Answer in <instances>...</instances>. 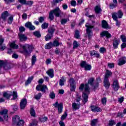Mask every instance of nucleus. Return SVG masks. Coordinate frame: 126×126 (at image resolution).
Here are the masks:
<instances>
[{
  "instance_id": "nucleus-10",
  "label": "nucleus",
  "mask_w": 126,
  "mask_h": 126,
  "mask_svg": "<svg viewBox=\"0 0 126 126\" xmlns=\"http://www.w3.org/2000/svg\"><path fill=\"white\" fill-rule=\"evenodd\" d=\"M7 112L8 111L7 109H3L0 111V115L3 117L5 121H7L8 119V116L7 115Z\"/></svg>"
},
{
  "instance_id": "nucleus-2",
  "label": "nucleus",
  "mask_w": 126,
  "mask_h": 126,
  "mask_svg": "<svg viewBox=\"0 0 126 126\" xmlns=\"http://www.w3.org/2000/svg\"><path fill=\"white\" fill-rule=\"evenodd\" d=\"M20 48L23 49V50L20 49L19 52L22 54L25 55L26 57H29L31 55V53L34 50V46L33 45H30L29 44L20 45Z\"/></svg>"
},
{
  "instance_id": "nucleus-43",
  "label": "nucleus",
  "mask_w": 126,
  "mask_h": 126,
  "mask_svg": "<svg viewBox=\"0 0 126 126\" xmlns=\"http://www.w3.org/2000/svg\"><path fill=\"white\" fill-rule=\"evenodd\" d=\"M49 19H50V20H54V13L52 11H51L49 13Z\"/></svg>"
},
{
  "instance_id": "nucleus-62",
  "label": "nucleus",
  "mask_w": 126,
  "mask_h": 126,
  "mask_svg": "<svg viewBox=\"0 0 126 126\" xmlns=\"http://www.w3.org/2000/svg\"><path fill=\"white\" fill-rule=\"evenodd\" d=\"M71 5L72 6H75V5H76V1L75 0L71 1Z\"/></svg>"
},
{
  "instance_id": "nucleus-28",
  "label": "nucleus",
  "mask_w": 126,
  "mask_h": 126,
  "mask_svg": "<svg viewBox=\"0 0 126 126\" xmlns=\"http://www.w3.org/2000/svg\"><path fill=\"white\" fill-rule=\"evenodd\" d=\"M90 54H91V56H94L96 58H100V54L97 53V51L95 50L91 51Z\"/></svg>"
},
{
  "instance_id": "nucleus-47",
  "label": "nucleus",
  "mask_w": 126,
  "mask_h": 126,
  "mask_svg": "<svg viewBox=\"0 0 126 126\" xmlns=\"http://www.w3.org/2000/svg\"><path fill=\"white\" fill-rule=\"evenodd\" d=\"M106 48H105L104 47H101L99 49V52L101 54H104V53H106Z\"/></svg>"
},
{
  "instance_id": "nucleus-27",
  "label": "nucleus",
  "mask_w": 126,
  "mask_h": 126,
  "mask_svg": "<svg viewBox=\"0 0 126 126\" xmlns=\"http://www.w3.org/2000/svg\"><path fill=\"white\" fill-rule=\"evenodd\" d=\"M72 107L73 109L75 110H78V109H79V107H80V104H79V103H76L75 102H74L72 103Z\"/></svg>"
},
{
  "instance_id": "nucleus-38",
  "label": "nucleus",
  "mask_w": 126,
  "mask_h": 126,
  "mask_svg": "<svg viewBox=\"0 0 126 126\" xmlns=\"http://www.w3.org/2000/svg\"><path fill=\"white\" fill-rule=\"evenodd\" d=\"M98 123V120L94 119L92 121L91 126H95Z\"/></svg>"
},
{
  "instance_id": "nucleus-37",
  "label": "nucleus",
  "mask_w": 126,
  "mask_h": 126,
  "mask_svg": "<svg viewBox=\"0 0 126 126\" xmlns=\"http://www.w3.org/2000/svg\"><path fill=\"white\" fill-rule=\"evenodd\" d=\"M33 80V77H31L29 78L28 80L25 83V85L27 86L28 84H30L31 83V81Z\"/></svg>"
},
{
  "instance_id": "nucleus-33",
  "label": "nucleus",
  "mask_w": 126,
  "mask_h": 126,
  "mask_svg": "<svg viewBox=\"0 0 126 126\" xmlns=\"http://www.w3.org/2000/svg\"><path fill=\"white\" fill-rule=\"evenodd\" d=\"M37 61V58H36V56L35 55H33L32 58V64L33 65V64H35V63H36Z\"/></svg>"
},
{
  "instance_id": "nucleus-20",
  "label": "nucleus",
  "mask_w": 126,
  "mask_h": 126,
  "mask_svg": "<svg viewBox=\"0 0 126 126\" xmlns=\"http://www.w3.org/2000/svg\"><path fill=\"white\" fill-rule=\"evenodd\" d=\"M116 13H112V18L114 19V20H115V21H116V25L117 26H120V25L121 24V22H120L119 21H118V17H117V16H116Z\"/></svg>"
},
{
  "instance_id": "nucleus-34",
  "label": "nucleus",
  "mask_w": 126,
  "mask_h": 126,
  "mask_svg": "<svg viewBox=\"0 0 126 126\" xmlns=\"http://www.w3.org/2000/svg\"><path fill=\"white\" fill-rule=\"evenodd\" d=\"M53 47H58L60 46V42L57 40L54 41L53 43H52Z\"/></svg>"
},
{
  "instance_id": "nucleus-49",
  "label": "nucleus",
  "mask_w": 126,
  "mask_h": 126,
  "mask_svg": "<svg viewBox=\"0 0 126 126\" xmlns=\"http://www.w3.org/2000/svg\"><path fill=\"white\" fill-rule=\"evenodd\" d=\"M115 125H116V122H115V121H114V120L109 121V126H115Z\"/></svg>"
},
{
  "instance_id": "nucleus-26",
  "label": "nucleus",
  "mask_w": 126,
  "mask_h": 126,
  "mask_svg": "<svg viewBox=\"0 0 126 126\" xmlns=\"http://www.w3.org/2000/svg\"><path fill=\"white\" fill-rule=\"evenodd\" d=\"M65 81H66V78H65V77H62L59 81V84L60 86H63V85H64V82H65Z\"/></svg>"
},
{
  "instance_id": "nucleus-44",
  "label": "nucleus",
  "mask_w": 126,
  "mask_h": 126,
  "mask_svg": "<svg viewBox=\"0 0 126 126\" xmlns=\"http://www.w3.org/2000/svg\"><path fill=\"white\" fill-rule=\"evenodd\" d=\"M30 114L32 117H35L36 113L35 112V110L33 108H31L30 111Z\"/></svg>"
},
{
  "instance_id": "nucleus-30",
  "label": "nucleus",
  "mask_w": 126,
  "mask_h": 126,
  "mask_svg": "<svg viewBox=\"0 0 126 126\" xmlns=\"http://www.w3.org/2000/svg\"><path fill=\"white\" fill-rule=\"evenodd\" d=\"M53 37V34L51 33H48L46 36H45V41H50Z\"/></svg>"
},
{
  "instance_id": "nucleus-21",
  "label": "nucleus",
  "mask_w": 126,
  "mask_h": 126,
  "mask_svg": "<svg viewBox=\"0 0 126 126\" xmlns=\"http://www.w3.org/2000/svg\"><path fill=\"white\" fill-rule=\"evenodd\" d=\"M18 36L19 37V39L20 41H26L27 40V37L25 36L24 34L19 33Z\"/></svg>"
},
{
  "instance_id": "nucleus-59",
  "label": "nucleus",
  "mask_w": 126,
  "mask_h": 126,
  "mask_svg": "<svg viewBox=\"0 0 126 126\" xmlns=\"http://www.w3.org/2000/svg\"><path fill=\"white\" fill-rule=\"evenodd\" d=\"M19 30L20 32H23L25 31V28H24L23 26L20 27L19 28Z\"/></svg>"
},
{
  "instance_id": "nucleus-23",
  "label": "nucleus",
  "mask_w": 126,
  "mask_h": 126,
  "mask_svg": "<svg viewBox=\"0 0 126 126\" xmlns=\"http://www.w3.org/2000/svg\"><path fill=\"white\" fill-rule=\"evenodd\" d=\"M46 73L51 78H53V77L55 76V75L54 74V70L53 69H50L47 71Z\"/></svg>"
},
{
  "instance_id": "nucleus-32",
  "label": "nucleus",
  "mask_w": 126,
  "mask_h": 126,
  "mask_svg": "<svg viewBox=\"0 0 126 126\" xmlns=\"http://www.w3.org/2000/svg\"><path fill=\"white\" fill-rule=\"evenodd\" d=\"M53 42H49L45 45V49H51L53 48Z\"/></svg>"
},
{
  "instance_id": "nucleus-36",
  "label": "nucleus",
  "mask_w": 126,
  "mask_h": 126,
  "mask_svg": "<svg viewBox=\"0 0 126 126\" xmlns=\"http://www.w3.org/2000/svg\"><path fill=\"white\" fill-rule=\"evenodd\" d=\"M74 37L76 39H79L80 38V35H79V31L76 30L75 32Z\"/></svg>"
},
{
  "instance_id": "nucleus-5",
  "label": "nucleus",
  "mask_w": 126,
  "mask_h": 126,
  "mask_svg": "<svg viewBox=\"0 0 126 126\" xmlns=\"http://www.w3.org/2000/svg\"><path fill=\"white\" fill-rule=\"evenodd\" d=\"M36 88L37 91H41L43 93H46L49 90L48 87L46 85H38L36 86Z\"/></svg>"
},
{
  "instance_id": "nucleus-12",
  "label": "nucleus",
  "mask_w": 126,
  "mask_h": 126,
  "mask_svg": "<svg viewBox=\"0 0 126 126\" xmlns=\"http://www.w3.org/2000/svg\"><path fill=\"white\" fill-rule=\"evenodd\" d=\"M91 110L92 111V112H94V113H97L98 112H101L102 109L100 108L99 107H98L96 106H91Z\"/></svg>"
},
{
  "instance_id": "nucleus-4",
  "label": "nucleus",
  "mask_w": 126,
  "mask_h": 126,
  "mask_svg": "<svg viewBox=\"0 0 126 126\" xmlns=\"http://www.w3.org/2000/svg\"><path fill=\"white\" fill-rule=\"evenodd\" d=\"M13 123H17V126H23L24 125V121L20 120L19 116L16 115L12 118Z\"/></svg>"
},
{
  "instance_id": "nucleus-52",
  "label": "nucleus",
  "mask_w": 126,
  "mask_h": 126,
  "mask_svg": "<svg viewBox=\"0 0 126 126\" xmlns=\"http://www.w3.org/2000/svg\"><path fill=\"white\" fill-rule=\"evenodd\" d=\"M55 32V29L53 28H50L48 30V33L49 34H52L53 35V33Z\"/></svg>"
},
{
  "instance_id": "nucleus-25",
  "label": "nucleus",
  "mask_w": 126,
  "mask_h": 126,
  "mask_svg": "<svg viewBox=\"0 0 126 126\" xmlns=\"http://www.w3.org/2000/svg\"><path fill=\"white\" fill-rule=\"evenodd\" d=\"M8 15H9L8 12L7 11H4L2 13L1 17L2 20H6V18H7Z\"/></svg>"
},
{
  "instance_id": "nucleus-48",
  "label": "nucleus",
  "mask_w": 126,
  "mask_h": 126,
  "mask_svg": "<svg viewBox=\"0 0 126 126\" xmlns=\"http://www.w3.org/2000/svg\"><path fill=\"white\" fill-rule=\"evenodd\" d=\"M33 35L35 36V37H37L38 38L41 37V33L39 32H33Z\"/></svg>"
},
{
  "instance_id": "nucleus-29",
  "label": "nucleus",
  "mask_w": 126,
  "mask_h": 126,
  "mask_svg": "<svg viewBox=\"0 0 126 126\" xmlns=\"http://www.w3.org/2000/svg\"><path fill=\"white\" fill-rule=\"evenodd\" d=\"M94 10L96 13H100L102 11V9H101L100 6L98 5L95 6Z\"/></svg>"
},
{
  "instance_id": "nucleus-15",
  "label": "nucleus",
  "mask_w": 126,
  "mask_h": 126,
  "mask_svg": "<svg viewBox=\"0 0 126 126\" xmlns=\"http://www.w3.org/2000/svg\"><path fill=\"white\" fill-rule=\"evenodd\" d=\"M19 1L21 4H28V5H32L33 4V1L26 2V0H19Z\"/></svg>"
},
{
  "instance_id": "nucleus-51",
  "label": "nucleus",
  "mask_w": 126,
  "mask_h": 126,
  "mask_svg": "<svg viewBox=\"0 0 126 126\" xmlns=\"http://www.w3.org/2000/svg\"><path fill=\"white\" fill-rule=\"evenodd\" d=\"M12 21H13V17H9L8 19V24H11V23H12Z\"/></svg>"
},
{
  "instance_id": "nucleus-3",
  "label": "nucleus",
  "mask_w": 126,
  "mask_h": 126,
  "mask_svg": "<svg viewBox=\"0 0 126 126\" xmlns=\"http://www.w3.org/2000/svg\"><path fill=\"white\" fill-rule=\"evenodd\" d=\"M112 74H113V73H112L111 71L108 70H106L104 81V87H105V88L108 89L110 87V82H109V79L108 78H109Z\"/></svg>"
},
{
  "instance_id": "nucleus-58",
  "label": "nucleus",
  "mask_w": 126,
  "mask_h": 126,
  "mask_svg": "<svg viewBox=\"0 0 126 126\" xmlns=\"http://www.w3.org/2000/svg\"><path fill=\"white\" fill-rule=\"evenodd\" d=\"M55 53L57 55H62V52H61V50L60 49L56 48L55 50Z\"/></svg>"
},
{
  "instance_id": "nucleus-1",
  "label": "nucleus",
  "mask_w": 126,
  "mask_h": 126,
  "mask_svg": "<svg viewBox=\"0 0 126 126\" xmlns=\"http://www.w3.org/2000/svg\"><path fill=\"white\" fill-rule=\"evenodd\" d=\"M93 82H94V78H91L88 81V84H81L79 88L80 91H84L82 95V101L84 104L88 101V95L90 93V88H89V84L93 86Z\"/></svg>"
},
{
  "instance_id": "nucleus-24",
  "label": "nucleus",
  "mask_w": 126,
  "mask_h": 126,
  "mask_svg": "<svg viewBox=\"0 0 126 126\" xmlns=\"http://www.w3.org/2000/svg\"><path fill=\"white\" fill-rule=\"evenodd\" d=\"M11 95H12V93L10 92H4L3 94V97L6 98V99H9V97H10Z\"/></svg>"
},
{
  "instance_id": "nucleus-45",
  "label": "nucleus",
  "mask_w": 126,
  "mask_h": 126,
  "mask_svg": "<svg viewBox=\"0 0 126 126\" xmlns=\"http://www.w3.org/2000/svg\"><path fill=\"white\" fill-rule=\"evenodd\" d=\"M48 26L49 24L48 23H44L42 25L41 27L42 29H46V28H48Z\"/></svg>"
},
{
  "instance_id": "nucleus-46",
  "label": "nucleus",
  "mask_w": 126,
  "mask_h": 126,
  "mask_svg": "<svg viewBox=\"0 0 126 126\" xmlns=\"http://www.w3.org/2000/svg\"><path fill=\"white\" fill-rule=\"evenodd\" d=\"M95 82H96V85H95V86H94V88H97V87H98V83H99V82H101V78H100V77H98L96 79Z\"/></svg>"
},
{
  "instance_id": "nucleus-56",
  "label": "nucleus",
  "mask_w": 126,
  "mask_h": 126,
  "mask_svg": "<svg viewBox=\"0 0 126 126\" xmlns=\"http://www.w3.org/2000/svg\"><path fill=\"white\" fill-rule=\"evenodd\" d=\"M67 117V114L66 112H65L63 115H62L61 117V120L63 121Z\"/></svg>"
},
{
  "instance_id": "nucleus-54",
  "label": "nucleus",
  "mask_w": 126,
  "mask_h": 126,
  "mask_svg": "<svg viewBox=\"0 0 126 126\" xmlns=\"http://www.w3.org/2000/svg\"><path fill=\"white\" fill-rule=\"evenodd\" d=\"M121 40L123 43H126V35H122L121 36Z\"/></svg>"
},
{
  "instance_id": "nucleus-13",
  "label": "nucleus",
  "mask_w": 126,
  "mask_h": 126,
  "mask_svg": "<svg viewBox=\"0 0 126 126\" xmlns=\"http://www.w3.org/2000/svg\"><path fill=\"white\" fill-rule=\"evenodd\" d=\"M25 27L30 29V30H35V26L32 25L30 22H27L25 25Z\"/></svg>"
},
{
  "instance_id": "nucleus-19",
  "label": "nucleus",
  "mask_w": 126,
  "mask_h": 126,
  "mask_svg": "<svg viewBox=\"0 0 126 126\" xmlns=\"http://www.w3.org/2000/svg\"><path fill=\"white\" fill-rule=\"evenodd\" d=\"M9 46L11 49H18V45L15 44V41L10 42Z\"/></svg>"
},
{
  "instance_id": "nucleus-64",
  "label": "nucleus",
  "mask_w": 126,
  "mask_h": 126,
  "mask_svg": "<svg viewBox=\"0 0 126 126\" xmlns=\"http://www.w3.org/2000/svg\"><path fill=\"white\" fill-rule=\"evenodd\" d=\"M22 18H23V19H24L25 20L27 19V14H26V13H24L22 15Z\"/></svg>"
},
{
  "instance_id": "nucleus-39",
  "label": "nucleus",
  "mask_w": 126,
  "mask_h": 126,
  "mask_svg": "<svg viewBox=\"0 0 126 126\" xmlns=\"http://www.w3.org/2000/svg\"><path fill=\"white\" fill-rule=\"evenodd\" d=\"M41 97H42V94H41V93H39L34 96V98L36 100H40V99H41Z\"/></svg>"
},
{
  "instance_id": "nucleus-60",
  "label": "nucleus",
  "mask_w": 126,
  "mask_h": 126,
  "mask_svg": "<svg viewBox=\"0 0 126 126\" xmlns=\"http://www.w3.org/2000/svg\"><path fill=\"white\" fill-rule=\"evenodd\" d=\"M13 99H16L17 98V93L16 92H13Z\"/></svg>"
},
{
  "instance_id": "nucleus-17",
  "label": "nucleus",
  "mask_w": 126,
  "mask_h": 126,
  "mask_svg": "<svg viewBox=\"0 0 126 126\" xmlns=\"http://www.w3.org/2000/svg\"><path fill=\"white\" fill-rule=\"evenodd\" d=\"M126 63V58L122 57L120 58L119 60L118 65H123L125 64Z\"/></svg>"
},
{
  "instance_id": "nucleus-50",
  "label": "nucleus",
  "mask_w": 126,
  "mask_h": 126,
  "mask_svg": "<svg viewBox=\"0 0 126 126\" xmlns=\"http://www.w3.org/2000/svg\"><path fill=\"white\" fill-rule=\"evenodd\" d=\"M87 64V63H86V62L85 61H82L80 63L81 67H83L84 68L86 66Z\"/></svg>"
},
{
  "instance_id": "nucleus-61",
  "label": "nucleus",
  "mask_w": 126,
  "mask_h": 126,
  "mask_svg": "<svg viewBox=\"0 0 126 126\" xmlns=\"http://www.w3.org/2000/svg\"><path fill=\"white\" fill-rule=\"evenodd\" d=\"M39 22L42 23L45 20V17H41L38 19Z\"/></svg>"
},
{
  "instance_id": "nucleus-14",
  "label": "nucleus",
  "mask_w": 126,
  "mask_h": 126,
  "mask_svg": "<svg viewBox=\"0 0 126 126\" xmlns=\"http://www.w3.org/2000/svg\"><path fill=\"white\" fill-rule=\"evenodd\" d=\"M113 87L115 91H118L119 88H120V85H119V82L117 80H115L113 82Z\"/></svg>"
},
{
  "instance_id": "nucleus-8",
  "label": "nucleus",
  "mask_w": 126,
  "mask_h": 126,
  "mask_svg": "<svg viewBox=\"0 0 126 126\" xmlns=\"http://www.w3.org/2000/svg\"><path fill=\"white\" fill-rule=\"evenodd\" d=\"M53 106H54L55 108H57L58 110V113L59 114H61V113L63 112V105L62 103H59V102L57 101L53 104Z\"/></svg>"
},
{
  "instance_id": "nucleus-16",
  "label": "nucleus",
  "mask_w": 126,
  "mask_h": 126,
  "mask_svg": "<svg viewBox=\"0 0 126 126\" xmlns=\"http://www.w3.org/2000/svg\"><path fill=\"white\" fill-rule=\"evenodd\" d=\"M100 35L101 37H104V36H106L107 38H111L112 37V35L111 34L108 32V31H103L100 33Z\"/></svg>"
},
{
  "instance_id": "nucleus-41",
  "label": "nucleus",
  "mask_w": 126,
  "mask_h": 126,
  "mask_svg": "<svg viewBox=\"0 0 126 126\" xmlns=\"http://www.w3.org/2000/svg\"><path fill=\"white\" fill-rule=\"evenodd\" d=\"M84 68L85 70H91V68H92V67L91 66V65L87 64Z\"/></svg>"
},
{
  "instance_id": "nucleus-22",
  "label": "nucleus",
  "mask_w": 126,
  "mask_h": 126,
  "mask_svg": "<svg viewBox=\"0 0 126 126\" xmlns=\"http://www.w3.org/2000/svg\"><path fill=\"white\" fill-rule=\"evenodd\" d=\"M101 24L102 28H104V29H110L109 26L108 25V23L105 20H103L101 22Z\"/></svg>"
},
{
  "instance_id": "nucleus-42",
  "label": "nucleus",
  "mask_w": 126,
  "mask_h": 126,
  "mask_svg": "<svg viewBox=\"0 0 126 126\" xmlns=\"http://www.w3.org/2000/svg\"><path fill=\"white\" fill-rule=\"evenodd\" d=\"M69 20V19L68 18L63 19L61 21V24H62V25L65 24V23H66V22H67V21H68Z\"/></svg>"
},
{
  "instance_id": "nucleus-40",
  "label": "nucleus",
  "mask_w": 126,
  "mask_h": 126,
  "mask_svg": "<svg viewBox=\"0 0 126 126\" xmlns=\"http://www.w3.org/2000/svg\"><path fill=\"white\" fill-rule=\"evenodd\" d=\"M49 97L51 98V99L56 98V94H55V93L54 92H51L49 94Z\"/></svg>"
},
{
  "instance_id": "nucleus-31",
  "label": "nucleus",
  "mask_w": 126,
  "mask_h": 126,
  "mask_svg": "<svg viewBox=\"0 0 126 126\" xmlns=\"http://www.w3.org/2000/svg\"><path fill=\"white\" fill-rule=\"evenodd\" d=\"M116 13V16H117V18H122L123 17V12H121V10L119 11L118 13Z\"/></svg>"
},
{
  "instance_id": "nucleus-53",
  "label": "nucleus",
  "mask_w": 126,
  "mask_h": 126,
  "mask_svg": "<svg viewBox=\"0 0 126 126\" xmlns=\"http://www.w3.org/2000/svg\"><path fill=\"white\" fill-rule=\"evenodd\" d=\"M48 120V118L44 117L40 118V121L41 122V123H44Z\"/></svg>"
},
{
  "instance_id": "nucleus-6",
  "label": "nucleus",
  "mask_w": 126,
  "mask_h": 126,
  "mask_svg": "<svg viewBox=\"0 0 126 126\" xmlns=\"http://www.w3.org/2000/svg\"><path fill=\"white\" fill-rule=\"evenodd\" d=\"M86 27L87 28V34H88L89 37L90 38V37H91L93 34V33L92 32V28H93L94 27L93 26H92L91 25L87 23L86 24Z\"/></svg>"
},
{
  "instance_id": "nucleus-57",
  "label": "nucleus",
  "mask_w": 126,
  "mask_h": 126,
  "mask_svg": "<svg viewBox=\"0 0 126 126\" xmlns=\"http://www.w3.org/2000/svg\"><path fill=\"white\" fill-rule=\"evenodd\" d=\"M101 102H102V103L103 104V105H106V104L107 103V98L106 97L102 98Z\"/></svg>"
},
{
  "instance_id": "nucleus-9",
  "label": "nucleus",
  "mask_w": 126,
  "mask_h": 126,
  "mask_svg": "<svg viewBox=\"0 0 126 126\" xmlns=\"http://www.w3.org/2000/svg\"><path fill=\"white\" fill-rule=\"evenodd\" d=\"M52 11L53 13V14H54L55 16L56 17H60L61 14L63 13V12H62V10L59 7H57L54 9L52 10Z\"/></svg>"
},
{
  "instance_id": "nucleus-7",
  "label": "nucleus",
  "mask_w": 126,
  "mask_h": 126,
  "mask_svg": "<svg viewBox=\"0 0 126 126\" xmlns=\"http://www.w3.org/2000/svg\"><path fill=\"white\" fill-rule=\"evenodd\" d=\"M70 83V90L73 92L75 91V88L76 87L75 86V81H74V79L71 78L69 80Z\"/></svg>"
},
{
  "instance_id": "nucleus-18",
  "label": "nucleus",
  "mask_w": 126,
  "mask_h": 126,
  "mask_svg": "<svg viewBox=\"0 0 126 126\" xmlns=\"http://www.w3.org/2000/svg\"><path fill=\"white\" fill-rule=\"evenodd\" d=\"M121 42L120 39H115L113 41V47L114 49H118V47H119V44Z\"/></svg>"
},
{
  "instance_id": "nucleus-55",
  "label": "nucleus",
  "mask_w": 126,
  "mask_h": 126,
  "mask_svg": "<svg viewBox=\"0 0 126 126\" xmlns=\"http://www.w3.org/2000/svg\"><path fill=\"white\" fill-rule=\"evenodd\" d=\"M108 66L109 68H114L115 67V64L113 63H108Z\"/></svg>"
},
{
  "instance_id": "nucleus-35",
  "label": "nucleus",
  "mask_w": 126,
  "mask_h": 126,
  "mask_svg": "<svg viewBox=\"0 0 126 126\" xmlns=\"http://www.w3.org/2000/svg\"><path fill=\"white\" fill-rule=\"evenodd\" d=\"M79 46V44H78V43L76 41H74L73 42V49H77Z\"/></svg>"
},
{
  "instance_id": "nucleus-11",
  "label": "nucleus",
  "mask_w": 126,
  "mask_h": 126,
  "mask_svg": "<svg viewBox=\"0 0 126 126\" xmlns=\"http://www.w3.org/2000/svg\"><path fill=\"white\" fill-rule=\"evenodd\" d=\"M26 105H27V99L26 98H23L20 102V108L21 110H23L25 109V107H26Z\"/></svg>"
},
{
  "instance_id": "nucleus-63",
  "label": "nucleus",
  "mask_w": 126,
  "mask_h": 126,
  "mask_svg": "<svg viewBox=\"0 0 126 126\" xmlns=\"http://www.w3.org/2000/svg\"><path fill=\"white\" fill-rule=\"evenodd\" d=\"M3 42H4V39H3V38H2V36H0V46L3 43Z\"/></svg>"
}]
</instances>
